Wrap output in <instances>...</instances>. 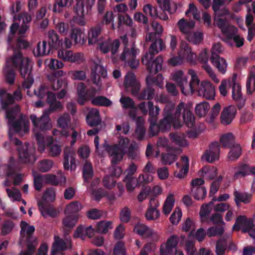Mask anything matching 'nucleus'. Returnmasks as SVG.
Here are the masks:
<instances>
[{
  "label": "nucleus",
  "instance_id": "f257e3e1",
  "mask_svg": "<svg viewBox=\"0 0 255 255\" xmlns=\"http://www.w3.org/2000/svg\"><path fill=\"white\" fill-rule=\"evenodd\" d=\"M9 127L8 136L10 141L15 144L20 142L16 137H13L15 133L22 135L29 130V122L26 121L25 116L20 112L19 106L8 108L5 112Z\"/></svg>",
  "mask_w": 255,
  "mask_h": 255
},
{
  "label": "nucleus",
  "instance_id": "f03ea898",
  "mask_svg": "<svg viewBox=\"0 0 255 255\" xmlns=\"http://www.w3.org/2000/svg\"><path fill=\"white\" fill-rule=\"evenodd\" d=\"M153 79L150 76L146 79L147 86L139 93L141 86L132 72H128L125 76L124 85L128 90H130L132 96H136L139 100H151L155 94L154 89L152 87Z\"/></svg>",
  "mask_w": 255,
  "mask_h": 255
},
{
  "label": "nucleus",
  "instance_id": "7ed1b4c3",
  "mask_svg": "<svg viewBox=\"0 0 255 255\" xmlns=\"http://www.w3.org/2000/svg\"><path fill=\"white\" fill-rule=\"evenodd\" d=\"M165 47V45L161 39H157L152 43L149 48V52L142 58V62L147 66L150 73H156L162 69L163 59L161 56L153 60L155 54L158 53Z\"/></svg>",
  "mask_w": 255,
  "mask_h": 255
},
{
  "label": "nucleus",
  "instance_id": "20e7f679",
  "mask_svg": "<svg viewBox=\"0 0 255 255\" xmlns=\"http://www.w3.org/2000/svg\"><path fill=\"white\" fill-rule=\"evenodd\" d=\"M14 65L18 66L21 64L20 73L21 76L25 79L22 83L24 89H29L32 85L34 79L31 75L33 62L27 57L21 58L19 54L12 60Z\"/></svg>",
  "mask_w": 255,
  "mask_h": 255
},
{
  "label": "nucleus",
  "instance_id": "39448f33",
  "mask_svg": "<svg viewBox=\"0 0 255 255\" xmlns=\"http://www.w3.org/2000/svg\"><path fill=\"white\" fill-rule=\"evenodd\" d=\"M129 143L130 140L128 137L121 136L117 144L106 146L107 152L112 157L111 161L113 164H117L123 159L124 155L128 151Z\"/></svg>",
  "mask_w": 255,
  "mask_h": 255
},
{
  "label": "nucleus",
  "instance_id": "423d86ee",
  "mask_svg": "<svg viewBox=\"0 0 255 255\" xmlns=\"http://www.w3.org/2000/svg\"><path fill=\"white\" fill-rule=\"evenodd\" d=\"M174 128L178 129L182 126V124L180 120L181 114L183 115V119L186 126L189 128L193 127L194 116L184 103L181 102L176 108L174 107Z\"/></svg>",
  "mask_w": 255,
  "mask_h": 255
},
{
  "label": "nucleus",
  "instance_id": "0eeeda50",
  "mask_svg": "<svg viewBox=\"0 0 255 255\" xmlns=\"http://www.w3.org/2000/svg\"><path fill=\"white\" fill-rule=\"evenodd\" d=\"M49 111H44L40 117H37L34 114L30 116V119L33 126V134L40 133V130L45 131L52 128L53 125L49 118Z\"/></svg>",
  "mask_w": 255,
  "mask_h": 255
},
{
  "label": "nucleus",
  "instance_id": "6e6552de",
  "mask_svg": "<svg viewBox=\"0 0 255 255\" xmlns=\"http://www.w3.org/2000/svg\"><path fill=\"white\" fill-rule=\"evenodd\" d=\"M230 15L228 10H223L221 12H214V24L220 29L226 37L230 33H234L236 27L228 23L226 16Z\"/></svg>",
  "mask_w": 255,
  "mask_h": 255
},
{
  "label": "nucleus",
  "instance_id": "1a4fd4ad",
  "mask_svg": "<svg viewBox=\"0 0 255 255\" xmlns=\"http://www.w3.org/2000/svg\"><path fill=\"white\" fill-rule=\"evenodd\" d=\"M174 103H169L165 105L163 110V118L158 124V128L160 130H169L171 126L174 128Z\"/></svg>",
  "mask_w": 255,
  "mask_h": 255
},
{
  "label": "nucleus",
  "instance_id": "9d476101",
  "mask_svg": "<svg viewBox=\"0 0 255 255\" xmlns=\"http://www.w3.org/2000/svg\"><path fill=\"white\" fill-rule=\"evenodd\" d=\"M18 144H14L17 145V149L18 152L19 161L23 163H33L36 160L34 155L35 152V147L29 143H25L21 144V142ZM11 142L13 144L11 141Z\"/></svg>",
  "mask_w": 255,
  "mask_h": 255
},
{
  "label": "nucleus",
  "instance_id": "9b49d317",
  "mask_svg": "<svg viewBox=\"0 0 255 255\" xmlns=\"http://www.w3.org/2000/svg\"><path fill=\"white\" fill-rule=\"evenodd\" d=\"M121 39L123 43L124 47L122 52L118 56L119 59L126 62L136 57L139 53V50L136 47L135 44L134 43L130 45L128 44L127 35L121 36Z\"/></svg>",
  "mask_w": 255,
  "mask_h": 255
},
{
  "label": "nucleus",
  "instance_id": "f8f14e48",
  "mask_svg": "<svg viewBox=\"0 0 255 255\" xmlns=\"http://www.w3.org/2000/svg\"><path fill=\"white\" fill-rule=\"evenodd\" d=\"M87 1V0H77L74 8V12L77 15L75 20L78 24L81 25L86 24L85 16L93 6V5H90Z\"/></svg>",
  "mask_w": 255,
  "mask_h": 255
},
{
  "label": "nucleus",
  "instance_id": "ddd939ff",
  "mask_svg": "<svg viewBox=\"0 0 255 255\" xmlns=\"http://www.w3.org/2000/svg\"><path fill=\"white\" fill-rule=\"evenodd\" d=\"M171 79L180 87L181 92L185 95H191V89L188 84L187 77L183 71L177 70L171 74Z\"/></svg>",
  "mask_w": 255,
  "mask_h": 255
},
{
  "label": "nucleus",
  "instance_id": "4468645a",
  "mask_svg": "<svg viewBox=\"0 0 255 255\" xmlns=\"http://www.w3.org/2000/svg\"><path fill=\"white\" fill-rule=\"evenodd\" d=\"M19 54L21 58H23L21 52L19 50H14L13 56L10 58L6 60V65L3 69V74L5 80L6 82L10 84H13L15 80V75L13 67H19L20 69V66H21V64L18 66H15L12 62V60L15 58V57H17Z\"/></svg>",
  "mask_w": 255,
  "mask_h": 255
},
{
  "label": "nucleus",
  "instance_id": "2eb2a0df",
  "mask_svg": "<svg viewBox=\"0 0 255 255\" xmlns=\"http://www.w3.org/2000/svg\"><path fill=\"white\" fill-rule=\"evenodd\" d=\"M231 87L232 88V97L233 99L237 102L239 108H242L245 104V100L243 97L240 84L237 81L236 74L233 75L230 78Z\"/></svg>",
  "mask_w": 255,
  "mask_h": 255
},
{
  "label": "nucleus",
  "instance_id": "dca6fc26",
  "mask_svg": "<svg viewBox=\"0 0 255 255\" xmlns=\"http://www.w3.org/2000/svg\"><path fill=\"white\" fill-rule=\"evenodd\" d=\"M120 43L119 40H112L108 38L102 42L100 45V49L104 53H107L111 52V58L114 63L117 62V53L120 48Z\"/></svg>",
  "mask_w": 255,
  "mask_h": 255
},
{
  "label": "nucleus",
  "instance_id": "f3484780",
  "mask_svg": "<svg viewBox=\"0 0 255 255\" xmlns=\"http://www.w3.org/2000/svg\"><path fill=\"white\" fill-rule=\"evenodd\" d=\"M196 90L200 97L207 100H213L215 96V87L208 81L201 82L199 87Z\"/></svg>",
  "mask_w": 255,
  "mask_h": 255
},
{
  "label": "nucleus",
  "instance_id": "a211bd4d",
  "mask_svg": "<svg viewBox=\"0 0 255 255\" xmlns=\"http://www.w3.org/2000/svg\"><path fill=\"white\" fill-rule=\"evenodd\" d=\"M134 232L144 238H148L155 242L157 241L160 237L157 232L142 224L135 225Z\"/></svg>",
  "mask_w": 255,
  "mask_h": 255
},
{
  "label": "nucleus",
  "instance_id": "6ab92c4d",
  "mask_svg": "<svg viewBox=\"0 0 255 255\" xmlns=\"http://www.w3.org/2000/svg\"><path fill=\"white\" fill-rule=\"evenodd\" d=\"M57 57L64 61L79 62L83 60V55L80 53H74L71 50L63 48L59 49L57 53Z\"/></svg>",
  "mask_w": 255,
  "mask_h": 255
},
{
  "label": "nucleus",
  "instance_id": "aec40b11",
  "mask_svg": "<svg viewBox=\"0 0 255 255\" xmlns=\"http://www.w3.org/2000/svg\"><path fill=\"white\" fill-rule=\"evenodd\" d=\"M0 97L1 98V106L5 108L8 105L13 104L14 100L19 101L22 98L21 90L18 88L13 93V96L6 93L4 90H0Z\"/></svg>",
  "mask_w": 255,
  "mask_h": 255
},
{
  "label": "nucleus",
  "instance_id": "412c9836",
  "mask_svg": "<svg viewBox=\"0 0 255 255\" xmlns=\"http://www.w3.org/2000/svg\"><path fill=\"white\" fill-rule=\"evenodd\" d=\"M220 154V145L218 142L212 143L209 149L201 156L202 160L208 162H213L218 160Z\"/></svg>",
  "mask_w": 255,
  "mask_h": 255
},
{
  "label": "nucleus",
  "instance_id": "4be33fe9",
  "mask_svg": "<svg viewBox=\"0 0 255 255\" xmlns=\"http://www.w3.org/2000/svg\"><path fill=\"white\" fill-rule=\"evenodd\" d=\"M159 206L158 200L154 198L150 199L148 207L145 213V217L148 221L157 220L160 216V212L157 209Z\"/></svg>",
  "mask_w": 255,
  "mask_h": 255
},
{
  "label": "nucleus",
  "instance_id": "5701e85b",
  "mask_svg": "<svg viewBox=\"0 0 255 255\" xmlns=\"http://www.w3.org/2000/svg\"><path fill=\"white\" fill-rule=\"evenodd\" d=\"M21 231L20 235L22 238H25L27 244L37 245L36 238L32 236L35 231V228L33 226H29L25 221H21L20 223Z\"/></svg>",
  "mask_w": 255,
  "mask_h": 255
},
{
  "label": "nucleus",
  "instance_id": "b1692460",
  "mask_svg": "<svg viewBox=\"0 0 255 255\" xmlns=\"http://www.w3.org/2000/svg\"><path fill=\"white\" fill-rule=\"evenodd\" d=\"M232 170L234 179H239L250 173L255 174V166L250 168L249 165L246 164H239L234 167ZM253 185L255 186V180L253 181Z\"/></svg>",
  "mask_w": 255,
  "mask_h": 255
},
{
  "label": "nucleus",
  "instance_id": "393cba45",
  "mask_svg": "<svg viewBox=\"0 0 255 255\" xmlns=\"http://www.w3.org/2000/svg\"><path fill=\"white\" fill-rule=\"evenodd\" d=\"M178 244V238L176 236H171L166 242L160 245L159 252L160 255H171L173 250Z\"/></svg>",
  "mask_w": 255,
  "mask_h": 255
},
{
  "label": "nucleus",
  "instance_id": "a878e982",
  "mask_svg": "<svg viewBox=\"0 0 255 255\" xmlns=\"http://www.w3.org/2000/svg\"><path fill=\"white\" fill-rule=\"evenodd\" d=\"M71 247L70 239L66 238L64 241L59 237L55 236L52 248V255H56L58 252L70 249Z\"/></svg>",
  "mask_w": 255,
  "mask_h": 255
},
{
  "label": "nucleus",
  "instance_id": "bb28decb",
  "mask_svg": "<svg viewBox=\"0 0 255 255\" xmlns=\"http://www.w3.org/2000/svg\"><path fill=\"white\" fill-rule=\"evenodd\" d=\"M75 151L70 147H66L64 149V168L66 170L75 169Z\"/></svg>",
  "mask_w": 255,
  "mask_h": 255
},
{
  "label": "nucleus",
  "instance_id": "cd10ccee",
  "mask_svg": "<svg viewBox=\"0 0 255 255\" xmlns=\"http://www.w3.org/2000/svg\"><path fill=\"white\" fill-rule=\"evenodd\" d=\"M237 110L234 106L231 105L225 107L221 114V123L225 125L230 124L235 117Z\"/></svg>",
  "mask_w": 255,
  "mask_h": 255
},
{
  "label": "nucleus",
  "instance_id": "c85d7f7f",
  "mask_svg": "<svg viewBox=\"0 0 255 255\" xmlns=\"http://www.w3.org/2000/svg\"><path fill=\"white\" fill-rule=\"evenodd\" d=\"M178 55L184 60L186 59L188 61L192 63L195 62L197 58L196 54L192 51L188 44L183 42H181L180 44Z\"/></svg>",
  "mask_w": 255,
  "mask_h": 255
},
{
  "label": "nucleus",
  "instance_id": "c756f323",
  "mask_svg": "<svg viewBox=\"0 0 255 255\" xmlns=\"http://www.w3.org/2000/svg\"><path fill=\"white\" fill-rule=\"evenodd\" d=\"M45 41H46L51 49H57L62 45V40L60 39L59 36L54 30L47 32Z\"/></svg>",
  "mask_w": 255,
  "mask_h": 255
},
{
  "label": "nucleus",
  "instance_id": "7c9ffc66",
  "mask_svg": "<svg viewBox=\"0 0 255 255\" xmlns=\"http://www.w3.org/2000/svg\"><path fill=\"white\" fill-rule=\"evenodd\" d=\"M107 76V71L104 67L100 64H96L92 70L91 78L93 83L99 87L101 86V78H105Z\"/></svg>",
  "mask_w": 255,
  "mask_h": 255
},
{
  "label": "nucleus",
  "instance_id": "2f4dec72",
  "mask_svg": "<svg viewBox=\"0 0 255 255\" xmlns=\"http://www.w3.org/2000/svg\"><path fill=\"white\" fill-rule=\"evenodd\" d=\"M253 223L252 220L248 219L245 216H240L237 218L233 229L237 230L241 229L243 232L247 233L249 228L252 227Z\"/></svg>",
  "mask_w": 255,
  "mask_h": 255
},
{
  "label": "nucleus",
  "instance_id": "473e14b6",
  "mask_svg": "<svg viewBox=\"0 0 255 255\" xmlns=\"http://www.w3.org/2000/svg\"><path fill=\"white\" fill-rule=\"evenodd\" d=\"M102 24H99L92 27L88 32V44L93 45L96 43L101 38Z\"/></svg>",
  "mask_w": 255,
  "mask_h": 255
},
{
  "label": "nucleus",
  "instance_id": "72a5a7b5",
  "mask_svg": "<svg viewBox=\"0 0 255 255\" xmlns=\"http://www.w3.org/2000/svg\"><path fill=\"white\" fill-rule=\"evenodd\" d=\"M211 61L219 72L223 74L226 73L228 64L224 58L219 55H213L211 57Z\"/></svg>",
  "mask_w": 255,
  "mask_h": 255
},
{
  "label": "nucleus",
  "instance_id": "f704fd0d",
  "mask_svg": "<svg viewBox=\"0 0 255 255\" xmlns=\"http://www.w3.org/2000/svg\"><path fill=\"white\" fill-rule=\"evenodd\" d=\"M38 206L41 215L44 218H55L58 215V212L55 208L50 206H46L42 202H38Z\"/></svg>",
  "mask_w": 255,
  "mask_h": 255
},
{
  "label": "nucleus",
  "instance_id": "c9c22d12",
  "mask_svg": "<svg viewBox=\"0 0 255 255\" xmlns=\"http://www.w3.org/2000/svg\"><path fill=\"white\" fill-rule=\"evenodd\" d=\"M238 29L236 27V31L234 33L230 32L226 37L224 41L231 46H233V44L232 42V39L236 43V46L237 47H240L244 45V38L239 35H237Z\"/></svg>",
  "mask_w": 255,
  "mask_h": 255
},
{
  "label": "nucleus",
  "instance_id": "e433bc0d",
  "mask_svg": "<svg viewBox=\"0 0 255 255\" xmlns=\"http://www.w3.org/2000/svg\"><path fill=\"white\" fill-rule=\"evenodd\" d=\"M172 143L180 147H185L188 145L185 135L181 133H171L169 134Z\"/></svg>",
  "mask_w": 255,
  "mask_h": 255
},
{
  "label": "nucleus",
  "instance_id": "4c0bfd02",
  "mask_svg": "<svg viewBox=\"0 0 255 255\" xmlns=\"http://www.w3.org/2000/svg\"><path fill=\"white\" fill-rule=\"evenodd\" d=\"M180 31L187 35L195 26V22L191 20L187 21L184 18L181 19L177 23Z\"/></svg>",
  "mask_w": 255,
  "mask_h": 255
},
{
  "label": "nucleus",
  "instance_id": "58836bf2",
  "mask_svg": "<svg viewBox=\"0 0 255 255\" xmlns=\"http://www.w3.org/2000/svg\"><path fill=\"white\" fill-rule=\"evenodd\" d=\"M143 10L146 14H148L151 17H158L159 18L164 20H166L168 19V17L166 13H161L158 14L156 9L150 4H147L144 5L143 8Z\"/></svg>",
  "mask_w": 255,
  "mask_h": 255
},
{
  "label": "nucleus",
  "instance_id": "ea45409f",
  "mask_svg": "<svg viewBox=\"0 0 255 255\" xmlns=\"http://www.w3.org/2000/svg\"><path fill=\"white\" fill-rule=\"evenodd\" d=\"M200 175L207 180H211L217 174V169L214 166H205L200 171Z\"/></svg>",
  "mask_w": 255,
  "mask_h": 255
},
{
  "label": "nucleus",
  "instance_id": "a19ab883",
  "mask_svg": "<svg viewBox=\"0 0 255 255\" xmlns=\"http://www.w3.org/2000/svg\"><path fill=\"white\" fill-rule=\"evenodd\" d=\"M235 201L237 206H239L241 202L245 204H248L250 202L252 196L251 194L246 192H242L235 190L234 192Z\"/></svg>",
  "mask_w": 255,
  "mask_h": 255
},
{
  "label": "nucleus",
  "instance_id": "79ce46f5",
  "mask_svg": "<svg viewBox=\"0 0 255 255\" xmlns=\"http://www.w3.org/2000/svg\"><path fill=\"white\" fill-rule=\"evenodd\" d=\"M160 8L163 11L162 13L167 11L169 13L174 12L176 10V4L171 2L170 0H157Z\"/></svg>",
  "mask_w": 255,
  "mask_h": 255
},
{
  "label": "nucleus",
  "instance_id": "37998d69",
  "mask_svg": "<svg viewBox=\"0 0 255 255\" xmlns=\"http://www.w3.org/2000/svg\"><path fill=\"white\" fill-rule=\"evenodd\" d=\"M87 122L89 125L93 127L98 125L100 122L99 111L97 109H92L87 116Z\"/></svg>",
  "mask_w": 255,
  "mask_h": 255
},
{
  "label": "nucleus",
  "instance_id": "c03bdc74",
  "mask_svg": "<svg viewBox=\"0 0 255 255\" xmlns=\"http://www.w3.org/2000/svg\"><path fill=\"white\" fill-rule=\"evenodd\" d=\"M47 79L52 83V88L53 90L56 91L60 88L63 84L67 85V81L64 79H57L54 72L48 74L47 76Z\"/></svg>",
  "mask_w": 255,
  "mask_h": 255
},
{
  "label": "nucleus",
  "instance_id": "a18cd8bd",
  "mask_svg": "<svg viewBox=\"0 0 255 255\" xmlns=\"http://www.w3.org/2000/svg\"><path fill=\"white\" fill-rule=\"evenodd\" d=\"M175 204V198L174 195L169 193L166 197L162 207L163 213L167 215L169 214L172 210Z\"/></svg>",
  "mask_w": 255,
  "mask_h": 255
},
{
  "label": "nucleus",
  "instance_id": "49530a36",
  "mask_svg": "<svg viewBox=\"0 0 255 255\" xmlns=\"http://www.w3.org/2000/svg\"><path fill=\"white\" fill-rule=\"evenodd\" d=\"M51 49L47 47L46 41L43 40L42 42H38L36 48L34 50L33 53L35 56H42L47 55Z\"/></svg>",
  "mask_w": 255,
  "mask_h": 255
},
{
  "label": "nucleus",
  "instance_id": "de8ad7c7",
  "mask_svg": "<svg viewBox=\"0 0 255 255\" xmlns=\"http://www.w3.org/2000/svg\"><path fill=\"white\" fill-rule=\"evenodd\" d=\"M48 139L49 141L47 146L49 155L51 157L59 156L61 152V146L57 144H54L51 137H49Z\"/></svg>",
  "mask_w": 255,
  "mask_h": 255
},
{
  "label": "nucleus",
  "instance_id": "09e8293b",
  "mask_svg": "<svg viewBox=\"0 0 255 255\" xmlns=\"http://www.w3.org/2000/svg\"><path fill=\"white\" fill-rule=\"evenodd\" d=\"M188 73L191 76V80L188 83V84L189 85L191 89V95L193 93V92L196 91L197 88H198L200 84V80L197 76V73L193 69H189L188 70Z\"/></svg>",
  "mask_w": 255,
  "mask_h": 255
},
{
  "label": "nucleus",
  "instance_id": "8fccbe9b",
  "mask_svg": "<svg viewBox=\"0 0 255 255\" xmlns=\"http://www.w3.org/2000/svg\"><path fill=\"white\" fill-rule=\"evenodd\" d=\"M220 142L224 147L229 148L237 144L235 142L234 136L231 133H227L221 135L220 137Z\"/></svg>",
  "mask_w": 255,
  "mask_h": 255
},
{
  "label": "nucleus",
  "instance_id": "3c124183",
  "mask_svg": "<svg viewBox=\"0 0 255 255\" xmlns=\"http://www.w3.org/2000/svg\"><path fill=\"white\" fill-rule=\"evenodd\" d=\"M113 228V222L110 221L103 220L98 223L97 232L101 234H106Z\"/></svg>",
  "mask_w": 255,
  "mask_h": 255
},
{
  "label": "nucleus",
  "instance_id": "603ef678",
  "mask_svg": "<svg viewBox=\"0 0 255 255\" xmlns=\"http://www.w3.org/2000/svg\"><path fill=\"white\" fill-rule=\"evenodd\" d=\"M91 194L96 200H99L103 197H107L109 200H113L115 198V195L113 192L108 193L102 189H100L97 191H95L91 187L89 189Z\"/></svg>",
  "mask_w": 255,
  "mask_h": 255
},
{
  "label": "nucleus",
  "instance_id": "864d4df0",
  "mask_svg": "<svg viewBox=\"0 0 255 255\" xmlns=\"http://www.w3.org/2000/svg\"><path fill=\"white\" fill-rule=\"evenodd\" d=\"M91 103L95 106L109 107L113 104L112 102L107 98L99 96L91 99Z\"/></svg>",
  "mask_w": 255,
  "mask_h": 255
},
{
  "label": "nucleus",
  "instance_id": "5fc2aeb1",
  "mask_svg": "<svg viewBox=\"0 0 255 255\" xmlns=\"http://www.w3.org/2000/svg\"><path fill=\"white\" fill-rule=\"evenodd\" d=\"M167 150L168 151L167 153L162 154L161 160L163 164L170 165L175 161L176 159V154L175 153L176 151H178V150H174L173 153H170L171 151V148L170 147H167Z\"/></svg>",
  "mask_w": 255,
  "mask_h": 255
},
{
  "label": "nucleus",
  "instance_id": "6e6d98bb",
  "mask_svg": "<svg viewBox=\"0 0 255 255\" xmlns=\"http://www.w3.org/2000/svg\"><path fill=\"white\" fill-rule=\"evenodd\" d=\"M186 38L189 42L194 44H200L203 40V34L201 32H190L186 36Z\"/></svg>",
  "mask_w": 255,
  "mask_h": 255
},
{
  "label": "nucleus",
  "instance_id": "4d7b16f0",
  "mask_svg": "<svg viewBox=\"0 0 255 255\" xmlns=\"http://www.w3.org/2000/svg\"><path fill=\"white\" fill-rule=\"evenodd\" d=\"M77 90L78 95V102L80 105H83L86 100L85 85L83 83H79L77 86Z\"/></svg>",
  "mask_w": 255,
  "mask_h": 255
},
{
  "label": "nucleus",
  "instance_id": "13d9d810",
  "mask_svg": "<svg viewBox=\"0 0 255 255\" xmlns=\"http://www.w3.org/2000/svg\"><path fill=\"white\" fill-rule=\"evenodd\" d=\"M72 26L67 22L59 21L55 24V28L62 35H66L71 30Z\"/></svg>",
  "mask_w": 255,
  "mask_h": 255
},
{
  "label": "nucleus",
  "instance_id": "bf43d9fd",
  "mask_svg": "<svg viewBox=\"0 0 255 255\" xmlns=\"http://www.w3.org/2000/svg\"><path fill=\"white\" fill-rule=\"evenodd\" d=\"M231 150L228 154V158L231 161L237 159L241 155L242 149L239 144H234L230 147Z\"/></svg>",
  "mask_w": 255,
  "mask_h": 255
},
{
  "label": "nucleus",
  "instance_id": "052dcab7",
  "mask_svg": "<svg viewBox=\"0 0 255 255\" xmlns=\"http://www.w3.org/2000/svg\"><path fill=\"white\" fill-rule=\"evenodd\" d=\"M83 32L80 28L72 26L71 28L70 36L73 39L75 43H80L81 40Z\"/></svg>",
  "mask_w": 255,
  "mask_h": 255
},
{
  "label": "nucleus",
  "instance_id": "680f3d73",
  "mask_svg": "<svg viewBox=\"0 0 255 255\" xmlns=\"http://www.w3.org/2000/svg\"><path fill=\"white\" fill-rule=\"evenodd\" d=\"M54 162L50 159H43L39 161L38 168L41 172L49 171L53 166Z\"/></svg>",
  "mask_w": 255,
  "mask_h": 255
},
{
  "label": "nucleus",
  "instance_id": "e2e57ef3",
  "mask_svg": "<svg viewBox=\"0 0 255 255\" xmlns=\"http://www.w3.org/2000/svg\"><path fill=\"white\" fill-rule=\"evenodd\" d=\"M68 76L73 80L84 81L86 79V74L83 70H70Z\"/></svg>",
  "mask_w": 255,
  "mask_h": 255
},
{
  "label": "nucleus",
  "instance_id": "0e129e2a",
  "mask_svg": "<svg viewBox=\"0 0 255 255\" xmlns=\"http://www.w3.org/2000/svg\"><path fill=\"white\" fill-rule=\"evenodd\" d=\"M210 106L206 102H204L197 105L195 108V112L200 117L205 116L210 109Z\"/></svg>",
  "mask_w": 255,
  "mask_h": 255
},
{
  "label": "nucleus",
  "instance_id": "69168bd1",
  "mask_svg": "<svg viewBox=\"0 0 255 255\" xmlns=\"http://www.w3.org/2000/svg\"><path fill=\"white\" fill-rule=\"evenodd\" d=\"M83 177L85 181L88 182L93 175V171L92 164L88 161H86L83 167Z\"/></svg>",
  "mask_w": 255,
  "mask_h": 255
},
{
  "label": "nucleus",
  "instance_id": "338daca9",
  "mask_svg": "<svg viewBox=\"0 0 255 255\" xmlns=\"http://www.w3.org/2000/svg\"><path fill=\"white\" fill-rule=\"evenodd\" d=\"M55 199V191L53 188H48L44 193L42 197V202H51Z\"/></svg>",
  "mask_w": 255,
  "mask_h": 255
},
{
  "label": "nucleus",
  "instance_id": "774afa93",
  "mask_svg": "<svg viewBox=\"0 0 255 255\" xmlns=\"http://www.w3.org/2000/svg\"><path fill=\"white\" fill-rule=\"evenodd\" d=\"M45 64L47 67L51 70L61 69L64 66V63L62 61L53 58L47 59L45 61Z\"/></svg>",
  "mask_w": 255,
  "mask_h": 255
}]
</instances>
